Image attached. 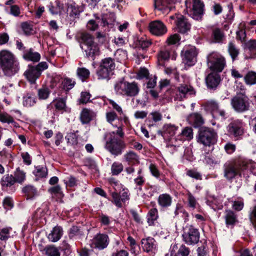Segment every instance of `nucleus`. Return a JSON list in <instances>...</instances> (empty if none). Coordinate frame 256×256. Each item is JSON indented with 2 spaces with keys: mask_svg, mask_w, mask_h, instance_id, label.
Wrapping results in <instances>:
<instances>
[{
  "mask_svg": "<svg viewBox=\"0 0 256 256\" xmlns=\"http://www.w3.org/2000/svg\"><path fill=\"white\" fill-rule=\"evenodd\" d=\"M252 161L243 158H238L228 161L224 164V176L232 182L237 177H241L242 173L251 164Z\"/></svg>",
  "mask_w": 256,
  "mask_h": 256,
  "instance_id": "nucleus-1",
  "label": "nucleus"
},
{
  "mask_svg": "<svg viewBox=\"0 0 256 256\" xmlns=\"http://www.w3.org/2000/svg\"><path fill=\"white\" fill-rule=\"evenodd\" d=\"M0 66L4 74L8 76L14 75L19 70L18 63L14 55L6 50L0 52Z\"/></svg>",
  "mask_w": 256,
  "mask_h": 256,
  "instance_id": "nucleus-2",
  "label": "nucleus"
},
{
  "mask_svg": "<svg viewBox=\"0 0 256 256\" xmlns=\"http://www.w3.org/2000/svg\"><path fill=\"white\" fill-rule=\"evenodd\" d=\"M114 90L117 94L129 97L137 96L140 92V88L136 82L126 81L116 83Z\"/></svg>",
  "mask_w": 256,
  "mask_h": 256,
  "instance_id": "nucleus-3",
  "label": "nucleus"
},
{
  "mask_svg": "<svg viewBox=\"0 0 256 256\" xmlns=\"http://www.w3.org/2000/svg\"><path fill=\"white\" fill-rule=\"evenodd\" d=\"M218 135L212 128L203 127L200 128L197 136V142L206 146H210L217 142Z\"/></svg>",
  "mask_w": 256,
  "mask_h": 256,
  "instance_id": "nucleus-4",
  "label": "nucleus"
},
{
  "mask_svg": "<svg viewBox=\"0 0 256 256\" xmlns=\"http://www.w3.org/2000/svg\"><path fill=\"white\" fill-rule=\"evenodd\" d=\"M231 105L235 111L242 112L249 110L250 100L244 93H238L231 100Z\"/></svg>",
  "mask_w": 256,
  "mask_h": 256,
  "instance_id": "nucleus-5",
  "label": "nucleus"
},
{
  "mask_svg": "<svg viewBox=\"0 0 256 256\" xmlns=\"http://www.w3.org/2000/svg\"><path fill=\"white\" fill-rule=\"evenodd\" d=\"M207 64L211 70L220 72L226 66V60L219 54L212 52L207 56Z\"/></svg>",
  "mask_w": 256,
  "mask_h": 256,
  "instance_id": "nucleus-6",
  "label": "nucleus"
},
{
  "mask_svg": "<svg viewBox=\"0 0 256 256\" xmlns=\"http://www.w3.org/2000/svg\"><path fill=\"white\" fill-rule=\"evenodd\" d=\"M126 148V144L122 140L114 136L110 137L105 144V148L115 156L120 155Z\"/></svg>",
  "mask_w": 256,
  "mask_h": 256,
  "instance_id": "nucleus-7",
  "label": "nucleus"
},
{
  "mask_svg": "<svg viewBox=\"0 0 256 256\" xmlns=\"http://www.w3.org/2000/svg\"><path fill=\"white\" fill-rule=\"evenodd\" d=\"M185 4L186 10L194 19H198L203 14L204 4L200 0H186Z\"/></svg>",
  "mask_w": 256,
  "mask_h": 256,
  "instance_id": "nucleus-8",
  "label": "nucleus"
},
{
  "mask_svg": "<svg viewBox=\"0 0 256 256\" xmlns=\"http://www.w3.org/2000/svg\"><path fill=\"white\" fill-rule=\"evenodd\" d=\"M182 237L186 244L194 245L199 242L200 234L198 229L192 226H190L186 228Z\"/></svg>",
  "mask_w": 256,
  "mask_h": 256,
  "instance_id": "nucleus-9",
  "label": "nucleus"
},
{
  "mask_svg": "<svg viewBox=\"0 0 256 256\" xmlns=\"http://www.w3.org/2000/svg\"><path fill=\"white\" fill-rule=\"evenodd\" d=\"M244 126L242 120H232L227 126V132L230 136L238 140L244 133Z\"/></svg>",
  "mask_w": 256,
  "mask_h": 256,
  "instance_id": "nucleus-10",
  "label": "nucleus"
},
{
  "mask_svg": "<svg viewBox=\"0 0 256 256\" xmlns=\"http://www.w3.org/2000/svg\"><path fill=\"white\" fill-rule=\"evenodd\" d=\"M109 242V238L106 234L98 233L90 241L89 244L92 248L101 250L108 246Z\"/></svg>",
  "mask_w": 256,
  "mask_h": 256,
  "instance_id": "nucleus-11",
  "label": "nucleus"
},
{
  "mask_svg": "<svg viewBox=\"0 0 256 256\" xmlns=\"http://www.w3.org/2000/svg\"><path fill=\"white\" fill-rule=\"evenodd\" d=\"M181 80H182L181 82H184V83L180 82L176 87V98L179 100H182L188 96L194 94L193 88L188 82H185L184 77V80L181 79Z\"/></svg>",
  "mask_w": 256,
  "mask_h": 256,
  "instance_id": "nucleus-12",
  "label": "nucleus"
},
{
  "mask_svg": "<svg viewBox=\"0 0 256 256\" xmlns=\"http://www.w3.org/2000/svg\"><path fill=\"white\" fill-rule=\"evenodd\" d=\"M193 138L192 129L190 127L184 128L180 134L174 138L175 142L172 140L166 146L167 148L178 147L184 141L190 140Z\"/></svg>",
  "mask_w": 256,
  "mask_h": 256,
  "instance_id": "nucleus-13",
  "label": "nucleus"
},
{
  "mask_svg": "<svg viewBox=\"0 0 256 256\" xmlns=\"http://www.w3.org/2000/svg\"><path fill=\"white\" fill-rule=\"evenodd\" d=\"M177 54L174 50L168 46H166L162 49L158 54V62L160 66H164L165 62L168 61L170 58L173 60L176 59Z\"/></svg>",
  "mask_w": 256,
  "mask_h": 256,
  "instance_id": "nucleus-14",
  "label": "nucleus"
},
{
  "mask_svg": "<svg viewBox=\"0 0 256 256\" xmlns=\"http://www.w3.org/2000/svg\"><path fill=\"white\" fill-rule=\"evenodd\" d=\"M196 52L194 46L186 47L182 51L183 62L188 66H193L196 62Z\"/></svg>",
  "mask_w": 256,
  "mask_h": 256,
  "instance_id": "nucleus-15",
  "label": "nucleus"
},
{
  "mask_svg": "<svg viewBox=\"0 0 256 256\" xmlns=\"http://www.w3.org/2000/svg\"><path fill=\"white\" fill-rule=\"evenodd\" d=\"M148 27L150 32L157 36H162L167 32L166 26L160 20L150 22Z\"/></svg>",
  "mask_w": 256,
  "mask_h": 256,
  "instance_id": "nucleus-16",
  "label": "nucleus"
},
{
  "mask_svg": "<svg viewBox=\"0 0 256 256\" xmlns=\"http://www.w3.org/2000/svg\"><path fill=\"white\" fill-rule=\"evenodd\" d=\"M174 2L175 0H154L155 8L163 14H168L172 10Z\"/></svg>",
  "mask_w": 256,
  "mask_h": 256,
  "instance_id": "nucleus-17",
  "label": "nucleus"
},
{
  "mask_svg": "<svg viewBox=\"0 0 256 256\" xmlns=\"http://www.w3.org/2000/svg\"><path fill=\"white\" fill-rule=\"evenodd\" d=\"M142 250L146 252H155L156 244L154 239L151 237L142 238L140 242Z\"/></svg>",
  "mask_w": 256,
  "mask_h": 256,
  "instance_id": "nucleus-18",
  "label": "nucleus"
},
{
  "mask_svg": "<svg viewBox=\"0 0 256 256\" xmlns=\"http://www.w3.org/2000/svg\"><path fill=\"white\" fill-rule=\"evenodd\" d=\"M211 39L214 43H222L225 40V34L223 30L216 26H212Z\"/></svg>",
  "mask_w": 256,
  "mask_h": 256,
  "instance_id": "nucleus-19",
  "label": "nucleus"
},
{
  "mask_svg": "<svg viewBox=\"0 0 256 256\" xmlns=\"http://www.w3.org/2000/svg\"><path fill=\"white\" fill-rule=\"evenodd\" d=\"M157 202L162 209L168 208L172 204V196L169 194H162L158 196Z\"/></svg>",
  "mask_w": 256,
  "mask_h": 256,
  "instance_id": "nucleus-20",
  "label": "nucleus"
},
{
  "mask_svg": "<svg viewBox=\"0 0 256 256\" xmlns=\"http://www.w3.org/2000/svg\"><path fill=\"white\" fill-rule=\"evenodd\" d=\"M176 23L178 32L181 33H186L190 30V24L182 15L178 14Z\"/></svg>",
  "mask_w": 256,
  "mask_h": 256,
  "instance_id": "nucleus-21",
  "label": "nucleus"
},
{
  "mask_svg": "<svg viewBox=\"0 0 256 256\" xmlns=\"http://www.w3.org/2000/svg\"><path fill=\"white\" fill-rule=\"evenodd\" d=\"M220 82V75L216 72H212L208 74L206 78V82L210 89H215Z\"/></svg>",
  "mask_w": 256,
  "mask_h": 256,
  "instance_id": "nucleus-22",
  "label": "nucleus"
},
{
  "mask_svg": "<svg viewBox=\"0 0 256 256\" xmlns=\"http://www.w3.org/2000/svg\"><path fill=\"white\" fill-rule=\"evenodd\" d=\"M24 75L30 82L34 84L41 74L34 66L28 65V70L24 72Z\"/></svg>",
  "mask_w": 256,
  "mask_h": 256,
  "instance_id": "nucleus-23",
  "label": "nucleus"
},
{
  "mask_svg": "<svg viewBox=\"0 0 256 256\" xmlns=\"http://www.w3.org/2000/svg\"><path fill=\"white\" fill-rule=\"evenodd\" d=\"M124 160L129 165H135L140 164L138 155L134 152L129 150L124 155Z\"/></svg>",
  "mask_w": 256,
  "mask_h": 256,
  "instance_id": "nucleus-24",
  "label": "nucleus"
},
{
  "mask_svg": "<svg viewBox=\"0 0 256 256\" xmlns=\"http://www.w3.org/2000/svg\"><path fill=\"white\" fill-rule=\"evenodd\" d=\"M245 52L248 58H256V40H250L246 44Z\"/></svg>",
  "mask_w": 256,
  "mask_h": 256,
  "instance_id": "nucleus-25",
  "label": "nucleus"
},
{
  "mask_svg": "<svg viewBox=\"0 0 256 256\" xmlns=\"http://www.w3.org/2000/svg\"><path fill=\"white\" fill-rule=\"evenodd\" d=\"M152 44V41L146 38L142 37L136 38L134 43V46L138 50H146Z\"/></svg>",
  "mask_w": 256,
  "mask_h": 256,
  "instance_id": "nucleus-26",
  "label": "nucleus"
},
{
  "mask_svg": "<svg viewBox=\"0 0 256 256\" xmlns=\"http://www.w3.org/2000/svg\"><path fill=\"white\" fill-rule=\"evenodd\" d=\"M22 58L26 60L38 62L40 60V54L30 48L24 52Z\"/></svg>",
  "mask_w": 256,
  "mask_h": 256,
  "instance_id": "nucleus-27",
  "label": "nucleus"
},
{
  "mask_svg": "<svg viewBox=\"0 0 256 256\" xmlns=\"http://www.w3.org/2000/svg\"><path fill=\"white\" fill-rule=\"evenodd\" d=\"M63 234L62 228L56 226L54 227L48 236V240L52 242H58Z\"/></svg>",
  "mask_w": 256,
  "mask_h": 256,
  "instance_id": "nucleus-28",
  "label": "nucleus"
},
{
  "mask_svg": "<svg viewBox=\"0 0 256 256\" xmlns=\"http://www.w3.org/2000/svg\"><path fill=\"white\" fill-rule=\"evenodd\" d=\"M178 127L170 124H164L162 128L161 134L164 138L174 136L178 130Z\"/></svg>",
  "mask_w": 256,
  "mask_h": 256,
  "instance_id": "nucleus-29",
  "label": "nucleus"
},
{
  "mask_svg": "<svg viewBox=\"0 0 256 256\" xmlns=\"http://www.w3.org/2000/svg\"><path fill=\"white\" fill-rule=\"evenodd\" d=\"M94 115V114L92 110L84 108L80 113V121L83 124H88L92 120Z\"/></svg>",
  "mask_w": 256,
  "mask_h": 256,
  "instance_id": "nucleus-30",
  "label": "nucleus"
},
{
  "mask_svg": "<svg viewBox=\"0 0 256 256\" xmlns=\"http://www.w3.org/2000/svg\"><path fill=\"white\" fill-rule=\"evenodd\" d=\"M224 218L226 226H234L238 222L237 216L231 210H226Z\"/></svg>",
  "mask_w": 256,
  "mask_h": 256,
  "instance_id": "nucleus-31",
  "label": "nucleus"
},
{
  "mask_svg": "<svg viewBox=\"0 0 256 256\" xmlns=\"http://www.w3.org/2000/svg\"><path fill=\"white\" fill-rule=\"evenodd\" d=\"M86 47L84 51L88 57H91L94 59L96 56L99 55L100 48L97 44H92Z\"/></svg>",
  "mask_w": 256,
  "mask_h": 256,
  "instance_id": "nucleus-32",
  "label": "nucleus"
},
{
  "mask_svg": "<svg viewBox=\"0 0 256 256\" xmlns=\"http://www.w3.org/2000/svg\"><path fill=\"white\" fill-rule=\"evenodd\" d=\"M158 218V210L154 208L150 209L147 214L146 219L147 222L149 226H153L154 224V222Z\"/></svg>",
  "mask_w": 256,
  "mask_h": 256,
  "instance_id": "nucleus-33",
  "label": "nucleus"
},
{
  "mask_svg": "<svg viewBox=\"0 0 256 256\" xmlns=\"http://www.w3.org/2000/svg\"><path fill=\"white\" fill-rule=\"evenodd\" d=\"M40 250L45 251V254L48 256H60V252L58 248L54 246H46L42 248V244L38 246Z\"/></svg>",
  "mask_w": 256,
  "mask_h": 256,
  "instance_id": "nucleus-34",
  "label": "nucleus"
},
{
  "mask_svg": "<svg viewBox=\"0 0 256 256\" xmlns=\"http://www.w3.org/2000/svg\"><path fill=\"white\" fill-rule=\"evenodd\" d=\"M36 103L35 96L31 93H28L22 98V104L24 106L31 107Z\"/></svg>",
  "mask_w": 256,
  "mask_h": 256,
  "instance_id": "nucleus-35",
  "label": "nucleus"
},
{
  "mask_svg": "<svg viewBox=\"0 0 256 256\" xmlns=\"http://www.w3.org/2000/svg\"><path fill=\"white\" fill-rule=\"evenodd\" d=\"M0 183L2 188H8L13 186L16 182L14 176L8 174L2 177Z\"/></svg>",
  "mask_w": 256,
  "mask_h": 256,
  "instance_id": "nucleus-36",
  "label": "nucleus"
},
{
  "mask_svg": "<svg viewBox=\"0 0 256 256\" xmlns=\"http://www.w3.org/2000/svg\"><path fill=\"white\" fill-rule=\"evenodd\" d=\"M244 80L247 85L256 84V72L252 70L248 71L244 76Z\"/></svg>",
  "mask_w": 256,
  "mask_h": 256,
  "instance_id": "nucleus-37",
  "label": "nucleus"
},
{
  "mask_svg": "<svg viewBox=\"0 0 256 256\" xmlns=\"http://www.w3.org/2000/svg\"><path fill=\"white\" fill-rule=\"evenodd\" d=\"M218 108V104L214 100H208L204 104V110L210 112L212 115H214Z\"/></svg>",
  "mask_w": 256,
  "mask_h": 256,
  "instance_id": "nucleus-38",
  "label": "nucleus"
},
{
  "mask_svg": "<svg viewBox=\"0 0 256 256\" xmlns=\"http://www.w3.org/2000/svg\"><path fill=\"white\" fill-rule=\"evenodd\" d=\"M112 71L104 68L100 64L96 72L98 79L99 80H108Z\"/></svg>",
  "mask_w": 256,
  "mask_h": 256,
  "instance_id": "nucleus-39",
  "label": "nucleus"
},
{
  "mask_svg": "<svg viewBox=\"0 0 256 256\" xmlns=\"http://www.w3.org/2000/svg\"><path fill=\"white\" fill-rule=\"evenodd\" d=\"M48 191L52 194V198H56L57 200H61L64 196L61 187L58 185L50 188Z\"/></svg>",
  "mask_w": 256,
  "mask_h": 256,
  "instance_id": "nucleus-40",
  "label": "nucleus"
},
{
  "mask_svg": "<svg viewBox=\"0 0 256 256\" xmlns=\"http://www.w3.org/2000/svg\"><path fill=\"white\" fill-rule=\"evenodd\" d=\"M142 168H139L137 172L138 176L134 180L135 185L140 190H142V187L144 184L146 182V178L142 174Z\"/></svg>",
  "mask_w": 256,
  "mask_h": 256,
  "instance_id": "nucleus-41",
  "label": "nucleus"
},
{
  "mask_svg": "<svg viewBox=\"0 0 256 256\" xmlns=\"http://www.w3.org/2000/svg\"><path fill=\"white\" fill-rule=\"evenodd\" d=\"M100 64L104 68H107L112 72L114 70L116 66L114 60L111 58H106L102 60Z\"/></svg>",
  "mask_w": 256,
  "mask_h": 256,
  "instance_id": "nucleus-42",
  "label": "nucleus"
},
{
  "mask_svg": "<svg viewBox=\"0 0 256 256\" xmlns=\"http://www.w3.org/2000/svg\"><path fill=\"white\" fill-rule=\"evenodd\" d=\"M76 75L82 82H84L89 78L90 72L85 68H78L76 70Z\"/></svg>",
  "mask_w": 256,
  "mask_h": 256,
  "instance_id": "nucleus-43",
  "label": "nucleus"
},
{
  "mask_svg": "<svg viewBox=\"0 0 256 256\" xmlns=\"http://www.w3.org/2000/svg\"><path fill=\"white\" fill-rule=\"evenodd\" d=\"M33 173L38 178H46L48 175V170L46 166H38L35 167Z\"/></svg>",
  "mask_w": 256,
  "mask_h": 256,
  "instance_id": "nucleus-44",
  "label": "nucleus"
},
{
  "mask_svg": "<svg viewBox=\"0 0 256 256\" xmlns=\"http://www.w3.org/2000/svg\"><path fill=\"white\" fill-rule=\"evenodd\" d=\"M228 52L233 60H236L240 53L239 49L232 42L228 43Z\"/></svg>",
  "mask_w": 256,
  "mask_h": 256,
  "instance_id": "nucleus-45",
  "label": "nucleus"
},
{
  "mask_svg": "<svg viewBox=\"0 0 256 256\" xmlns=\"http://www.w3.org/2000/svg\"><path fill=\"white\" fill-rule=\"evenodd\" d=\"M56 108L59 111H66V100L63 98H56L54 100Z\"/></svg>",
  "mask_w": 256,
  "mask_h": 256,
  "instance_id": "nucleus-46",
  "label": "nucleus"
},
{
  "mask_svg": "<svg viewBox=\"0 0 256 256\" xmlns=\"http://www.w3.org/2000/svg\"><path fill=\"white\" fill-rule=\"evenodd\" d=\"M22 192L29 198H32L37 194V190L32 185H27L22 188Z\"/></svg>",
  "mask_w": 256,
  "mask_h": 256,
  "instance_id": "nucleus-47",
  "label": "nucleus"
},
{
  "mask_svg": "<svg viewBox=\"0 0 256 256\" xmlns=\"http://www.w3.org/2000/svg\"><path fill=\"white\" fill-rule=\"evenodd\" d=\"M14 178L15 182L22 184L26 180V173L19 168H17L14 173Z\"/></svg>",
  "mask_w": 256,
  "mask_h": 256,
  "instance_id": "nucleus-48",
  "label": "nucleus"
},
{
  "mask_svg": "<svg viewBox=\"0 0 256 256\" xmlns=\"http://www.w3.org/2000/svg\"><path fill=\"white\" fill-rule=\"evenodd\" d=\"M189 118L190 120L193 122L196 126H200L204 123V120L202 116L197 113L191 114Z\"/></svg>",
  "mask_w": 256,
  "mask_h": 256,
  "instance_id": "nucleus-49",
  "label": "nucleus"
},
{
  "mask_svg": "<svg viewBox=\"0 0 256 256\" xmlns=\"http://www.w3.org/2000/svg\"><path fill=\"white\" fill-rule=\"evenodd\" d=\"M124 169V166L121 162H115L112 163L111 166V172L112 175L119 174Z\"/></svg>",
  "mask_w": 256,
  "mask_h": 256,
  "instance_id": "nucleus-50",
  "label": "nucleus"
},
{
  "mask_svg": "<svg viewBox=\"0 0 256 256\" xmlns=\"http://www.w3.org/2000/svg\"><path fill=\"white\" fill-rule=\"evenodd\" d=\"M180 37L179 34H174L170 36L166 39V43L167 44L166 46H168L171 45L179 44L180 41Z\"/></svg>",
  "mask_w": 256,
  "mask_h": 256,
  "instance_id": "nucleus-51",
  "label": "nucleus"
},
{
  "mask_svg": "<svg viewBox=\"0 0 256 256\" xmlns=\"http://www.w3.org/2000/svg\"><path fill=\"white\" fill-rule=\"evenodd\" d=\"M164 72L168 75L173 74L174 78L178 82H181L182 80H184V76H182L180 77L179 76V75L177 72L176 69V68H166L164 70Z\"/></svg>",
  "mask_w": 256,
  "mask_h": 256,
  "instance_id": "nucleus-52",
  "label": "nucleus"
},
{
  "mask_svg": "<svg viewBox=\"0 0 256 256\" xmlns=\"http://www.w3.org/2000/svg\"><path fill=\"white\" fill-rule=\"evenodd\" d=\"M75 84L76 82L70 78H65L62 83V88L66 91L72 88Z\"/></svg>",
  "mask_w": 256,
  "mask_h": 256,
  "instance_id": "nucleus-53",
  "label": "nucleus"
},
{
  "mask_svg": "<svg viewBox=\"0 0 256 256\" xmlns=\"http://www.w3.org/2000/svg\"><path fill=\"white\" fill-rule=\"evenodd\" d=\"M22 29L26 36H30L34 33L33 26L28 22H24L21 24Z\"/></svg>",
  "mask_w": 256,
  "mask_h": 256,
  "instance_id": "nucleus-54",
  "label": "nucleus"
},
{
  "mask_svg": "<svg viewBox=\"0 0 256 256\" xmlns=\"http://www.w3.org/2000/svg\"><path fill=\"white\" fill-rule=\"evenodd\" d=\"M0 122L3 123L10 124L14 122L12 116L4 112L0 111Z\"/></svg>",
  "mask_w": 256,
  "mask_h": 256,
  "instance_id": "nucleus-55",
  "label": "nucleus"
},
{
  "mask_svg": "<svg viewBox=\"0 0 256 256\" xmlns=\"http://www.w3.org/2000/svg\"><path fill=\"white\" fill-rule=\"evenodd\" d=\"M186 196L188 206L193 209L195 208L198 204L196 198L190 191H188Z\"/></svg>",
  "mask_w": 256,
  "mask_h": 256,
  "instance_id": "nucleus-56",
  "label": "nucleus"
},
{
  "mask_svg": "<svg viewBox=\"0 0 256 256\" xmlns=\"http://www.w3.org/2000/svg\"><path fill=\"white\" fill-rule=\"evenodd\" d=\"M66 139L68 144L76 145L78 144V136L74 132H69L66 136Z\"/></svg>",
  "mask_w": 256,
  "mask_h": 256,
  "instance_id": "nucleus-57",
  "label": "nucleus"
},
{
  "mask_svg": "<svg viewBox=\"0 0 256 256\" xmlns=\"http://www.w3.org/2000/svg\"><path fill=\"white\" fill-rule=\"evenodd\" d=\"M50 90L47 88H42L38 90V94L39 99L46 100L50 95Z\"/></svg>",
  "mask_w": 256,
  "mask_h": 256,
  "instance_id": "nucleus-58",
  "label": "nucleus"
},
{
  "mask_svg": "<svg viewBox=\"0 0 256 256\" xmlns=\"http://www.w3.org/2000/svg\"><path fill=\"white\" fill-rule=\"evenodd\" d=\"M82 39L86 46L96 44L94 42V38L88 33L83 34L82 36Z\"/></svg>",
  "mask_w": 256,
  "mask_h": 256,
  "instance_id": "nucleus-59",
  "label": "nucleus"
},
{
  "mask_svg": "<svg viewBox=\"0 0 256 256\" xmlns=\"http://www.w3.org/2000/svg\"><path fill=\"white\" fill-rule=\"evenodd\" d=\"M248 218L254 228L256 230V205L251 210L248 215Z\"/></svg>",
  "mask_w": 256,
  "mask_h": 256,
  "instance_id": "nucleus-60",
  "label": "nucleus"
},
{
  "mask_svg": "<svg viewBox=\"0 0 256 256\" xmlns=\"http://www.w3.org/2000/svg\"><path fill=\"white\" fill-rule=\"evenodd\" d=\"M112 202L118 207L121 208L122 202L120 195L116 192H113L112 193Z\"/></svg>",
  "mask_w": 256,
  "mask_h": 256,
  "instance_id": "nucleus-61",
  "label": "nucleus"
},
{
  "mask_svg": "<svg viewBox=\"0 0 256 256\" xmlns=\"http://www.w3.org/2000/svg\"><path fill=\"white\" fill-rule=\"evenodd\" d=\"M149 170L152 175L156 178H158L160 176V172L158 166L154 164H150L149 166Z\"/></svg>",
  "mask_w": 256,
  "mask_h": 256,
  "instance_id": "nucleus-62",
  "label": "nucleus"
},
{
  "mask_svg": "<svg viewBox=\"0 0 256 256\" xmlns=\"http://www.w3.org/2000/svg\"><path fill=\"white\" fill-rule=\"evenodd\" d=\"M190 250L184 244H182L178 248L175 256H188L189 254Z\"/></svg>",
  "mask_w": 256,
  "mask_h": 256,
  "instance_id": "nucleus-63",
  "label": "nucleus"
},
{
  "mask_svg": "<svg viewBox=\"0 0 256 256\" xmlns=\"http://www.w3.org/2000/svg\"><path fill=\"white\" fill-rule=\"evenodd\" d=\"M186 175L197 180H201L202 179L201 174L194 170H187Z\"/></svg>",
  "mask_w": 256,
  "mask_h": 256,
  "instance_id": "nucleus-64",
  "label": "nucleus"
}]
</instances>
